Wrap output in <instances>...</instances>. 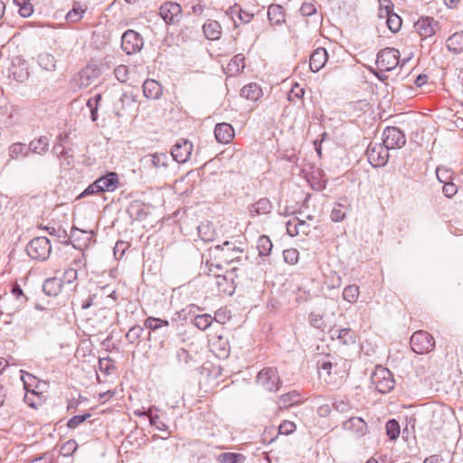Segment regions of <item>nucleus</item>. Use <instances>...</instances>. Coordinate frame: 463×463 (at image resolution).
Listing matches in <instances>:
<instances>
[{"mask_svg": "<svg viewBox=\"0 0 463 463\" xmlns=\"http://www.w3.org/2000/svg\"><path fill=\"white\" fill-rule=\"evenodd\" d=\"M176 358L180 364H184L188 366L195 364V361L193 355L184 348H180L176 352Z\"/></svg>", "mask_w": 463, "mask_h": 463, "instance_id": "48", "label": "nucleus"}, {"mask_svg": "<svg viewBox=\"0 0 463 463\" xmlns=\"http://www.w3.org/2000/svg\"><path fill=\"white\" fill-rule=\"evenodd\" d=\"M360 295V288L356 285H348L343 290V298L348 303H355Z\"/></svg>", "mask_w": 463, "mask_h": 463, "instance_id": "36", "label": "nucleus"}, {"mask_svg": "<svg viewBox=\"0 0 463 463\" xmlns=\"http://www.w3.org/2000/svg\"><path fill=\"white\" fill-rule=\"evenodd\" d=\"M49 138L46 136H41L30 141L27 146L28 154L33 153L39 156L45 155L49 150Z\"/></svg>", "mask_w": 463, "mask_h": 463, "instance_id": "19", "label": "nucleus"}, {"mask_svg": "<svg viewBox=\"0 0 463 463\" xmlns=\"http://www.w3.org/2000/svg\"><path fill=\"white\" fill-rule=\"evenodd\" d=\"M346 209L345 203H337L331 212V220L335 222H342L345 218Z\"/></svg>", "mask_w": 463, "mask_h": 463, "instance_id": "42", "label": "nucleus"}, {"mask_svg": "<svg viewBox=\"0 0 463 463\" xmlns=\"http://www.w3.org/2000/svg\"><path fill=\"white\" fill-rule=\"evenodd\" d=\"M97 180L99 183L102 193L114 192L119 184L118 175L115 172H108Z\"/></svg>", "mask_w": 463, "mask_h": 463, "instance_id": "20", "label": "nucleus"}, {"mask_svg": "<svg viewBox=\"0 0 463 463\" xmlns=\"http://www.w3.org/2000/svg\"><path fill=\"white\" fill-rule=\"evenodd\" d=\"M386 434L391 440H395L400 435V424L394 420H389L385 425Z\"/></svg>", "mask_w": 463, "mask_h": 463, "instance_id": "43", "label": "nucleus"}, {"mask_svg": "<svg viewBox=\"0 0 463 463\" xmlns=\"http://www.w3.org/2000/svg\"><path fill=\"white\" fill-rule=\"evenodd\" d=\"M402 18L395 13H392L387 19L386 24L391 32L397 33L402 27Z\"/></svg>", "mask_w": 463, "mask_h": 463, "instance_id": "51", "label": "nucleus"}, {"mask_svg": "<svg viewBox=\"0 0 463 463\" xmlns=\"http://www.w3.org/2000/svg\"><path fill=\"white\" fill-rule=\"evenodd\" d=\"M24 400L28 406L36 409L43 402L42 392H39L35 389H32L31 392L25 393Z\"/></svg>", "mask_w": 463, "mask_h": 463, "instance_id": "39", "label": "nucleus"}, {"mask_svg": "<svg viewBox=\"0 0 463 463\" xmlns=\"http://www.w3.org/2000/svg\"><path fill=\"white\" fill-rule=\"evenodd\" d=\"M297 427L293 421L283 420L279 426V433L282 435H289L296 430Z\"/></svg>", "mask_w": 463, "mask_h": 463, "instance_id": "59", "label": "nucleus"}, {"mask_svg": "<svg viewBox=\"0 0 463 463\" xmlns=\"http://www.w3.org/2000/svg\"><path fill=\"white\" fill-rule=\"evenodd\" d=\"M406 144V137L403 132L396 127H388L383 134V145L386 148H401Z\"/></svg>", "mask_w": 463, "mask_h": 463, "instance_id": "7", "label": "nucleus"}, {"mask_svg": "<svg viewBox=\"0 0 463 463\" xmlns=\"http://www.w3.org/2000/svg\"><path fill=\"white\" fill-rule=\"evenodd\" d=\"M159 14L168 24H175L182 17V7L175 2H165L159 9Z\"/></svg>", "mask_w": 463, "mask_h": 463, "instance_id": "11", "label": "nucleus"}, {"mask_svg": "<svg viewBox=\"0 0 463 463\" xmlns=\"http://www.w3.org/2000/svg\"><path fill=\"white\" fill-rule=\"evenodd\" d=\"M212 323L213 317L209 314L197 315L193 321L194 326L202 331L206 330L212 325Z\"/></svg>", "mask_w": 463, "mask_h": 463, "instance_id": "41", "label": "nucleus"}, {"mask_svg": "<svg viewBox=\"0 0 463 463\" xmlns=\"http://www.w3.org/2000/svg\"><path fill=\"white\" fill-rule=\"evenodd\" d=\"M97 78V71L94 68L88 66L74 76L73 81L79 89H85L92 84Z\"/></svg>", "mask_w": 463, "mask_h": 463, "instance_id": "13", "label": "nucleus"}, {"mask_svg": "<svg viewBox=\"0 0 463 463\" xmlns=\"http://www.w3.org/2000/svg\"><path fill=\"white\" fill-rule=\"evenodd\" d=\"M78 448V445L74 439H70L64 443L61 447V452L63 456L71 455Z\"/></svg>", "mask_w": 463, "mask_h": 463, "instance_id": "61", "label": "nucleus"}, {"mask_svg": "<svg viewBox=\"0 0 463 463\" xmlns=\"http://www.w3.org/2000/svg\"><path fill=\"white\" fill-rule=\"evenodd\" d=\"M389 148L381 144H370L366 150V156L369 163L373 167L383 166L386 165L389 159Z\"/></svg>", "mask_w": 463, "mask_h": 463, "instance_id": "8", "label": "nucleus"}, {"mask_svg": "<svg viewBox=\"0 0 463 463\" xmlns=\"http://www.w3.org/2000/svg\"><path fill=\"white\" fill-rule=\"evenodd\" d=\"M26 252L33 260H46L52 252L51 242L46 237H35L27 244Z\"/></svg>", "mask_w": 463, "mask_h": 463, "instance_id": "3", "label": "nucleus"}, {"mask_svg": "<svg viewBox=\"0 0 463 463\" xmlns=\"http://www.w3.org/2000/svg\"><path fill=\"white\" fill-rule=\"evenodd\" d=\"M335 333L337 334V338L344 345H352L355 343V333L351 328H342L336 330Z\"/></svg>", "mask_w": 463, "mask_h": 463, "instance_id": "38", "label": "nucleus"}, {"mask_svg": "<svg viewBox=\"0 0 463 463\" xmlns=\"http://www.w3.org/2000/svg\"><path fill=\"white\" fill-rule=\"evenodd\" d=\"M309 324L317 329L324 331L326 328V323L324 319V316L317 312H311L308 317Z\"/></svg>", "mask_w": 463, "mask_h": 463, "instance_id": "46", "label": "nucleus"}, {"mask_svg": "<svg viewBox=\"0 0 463 463\" xmlns=\"http://www.w3.org/2000/svg\"><path fill=\"white\" fill-rule=\"evenodd\" d=\"M8 156L10 160H16L20 156L26 157L29 156L27 146L21 142L12 144L8 147Z\"/></svg>", "mask_w": 463, "mask_h": 463, "instance_id": "33", "label": "nucleus"}, {"mask_svg": "<svg viewBox=\"0 0 463 463\" xmlns=\"http://www.w3.org/2000/svg\"><path fill=\"white\" fill-rule=\"evenodd\" d=\"M94 236V232L92 231H86L79 229L75 226H73L71 230V233L69 235L70 241L69 243L73 241L80 242V241H83V245L85 246L87 242L90 241L92 237Z\"/></svg>", "mask_w": 463, "mask_h": 463, "instance_id": "27", "label": "nucleus"}, {"mask_svg": "<svg viewBox=\"0 0 463 463\" xmlns=\"http://www.w3.org/2000/svg\"><path fill=\"white\" fill-rule=\"evenodd\" d=\"M77 276H78L77 269L75 268H70L64 271L62 279H61V283L65 282V283L70 284L77 279Z\"/></svg>", "mask_w": 463, "mask_h": 463, "instance_id": "63", "label": "nucleus"}, {"mask_svg": "<svg viewBox=\"0 0 463 463\" xmlns=\"http://www.w3.org/2000/svg\"><path fill=\"white\" fill-rule=\"evenodd\" d=\"M392 7L391 0H380L379 17L387 19L393 13Z\"/></svg>", "mask_w": 463, "mask_h": 463, "instance_id": "52", "label": "nucleus"}, {"mask_svg": "<svg viewBox=\"0 0 463 463\" xmlns=\"http://www.w3.org/2000/svg\"><path fill=\"white\" fill-rule=\"evenodd\" d=\"M144 326L152 331H156L163 326H168L169 322L165 319L149 317L145 320Z\"/></svg>", "mask_w": 463, "mask_h": 463, "instance_id": "44", "label": "nucleus"}, {"mask_svg": "<svg viewBox=\"0 0 463 463\" xmlns=\"http://www.w3.org/2000/svg\"><path fill=\"white\" fill-rule=\"evenodd\" d=\"M333 364L329 361L318 362V374L319 378L323 379L326 383H329L332 382L331 370Z\"/></svg>", "mask_w": 463, "mask_h": 463, "instance_id": "40", "label": "nucleus"}, {"mask_svg": "<svg viewBox=\"0 0 463 463\" xmlns=\"http://www.w3.org/2000/svg\"><path fill=\"white\" fill-rule=\"evenodd\" d=\"M143 331L140 326H134L126 334V338L129 343L134 344L141 337Z\"/></svg>", "mask_w": 463, "mask_h": 463, "instance_id": "53", "label": "nucleus"}, {"mask_svg": "<svg viewBox=\"0 0 463 463\" xmlns=\"http://www.w3.org/2000/svg\"><path fill=\"white\" fill-rule=\"evenodd\" d=\"M143 45V38L133 30L126 31L121 37V48L128 55L139 52Z\"/></svg>", "mask_w": 463, "mask_h": 463, "instance_id": "9", "label": "nucleus"}, {"mask_svg": "<svg viewBox=\"0 0 463 463\" xmlns=\"http://www.w3.org/2000/svg\"><path fill=\"white\" fill-rule=\"evenodd\" d=\"M128 68L126 65H118L114 70V74L117 80L120 82H126L128 80Z\"/></svg>", "mask_w": 463, "mask_h": 463, "instance_id": "57", "label": "nucleus"}, {"mask_svg": "<svg viewBox=\"0 0 463 463\" xmlns=\"http://www.w3.org/2000/svg\"><path fill=\"white\" fill-rule=\"evenodd\" d=\"M442 191L446 197L451 198L457 194L458 187L455 184L448 181L443 184Z\"/></svg>", "mask_w": 463, "mask_h": 463, "instance_id": "64", "label": "nucleus"}, {"mask_svg": "<svg viewBox=\"0 0 463 463\" xmlns=\"http://www.w3.org/2000/svg\"><path fill=\"white\" fill-rule=\"evenodd\" d=\"M257 383L269 392L279 391L281 381L278 371L273 367H265L257 375Z\"/></svg>", "mask_w": 463, "mask_h": 463, "instance_id": "5", "label": "nucleus"}, {"mask_svg": "<svg viewBox=\"0 0 463 463\" xmlns=\"http://www.w3.org/2000/svg\"><path fill=\"white\" fill-rule=\"evenodd\" d=\"M343 429L360 439L368 432V425L361 417H351L343 422Z\"/></svg>", "mask_w": 463, "mask_h": 463, "instance_id": "12", "label": "nucleus"}, {"mask_svg": "<svg viewBox=\"0 0 463 463\" xmlns=\"http://www.w3.org/2000/svg\"><path fill=\"white\" fill-rule=\"evenodd\" d=\"M85 12L86 9L82 8L79 4H75L67 14L66 20L70 23H77L82 18Z\"/></svg>", "mask_w": 463, "mask_h": 463, "instance_id": "45", "label": "nucleus"}, {"mask_svg": "<svg viewBox=\"0 0 463 463\" xmlns=\"http://www.w3.org/2000/svg\"><path fill=\"white\" fill-rule=\"evenodd\" d=\"M153 410H156L157 411L156 408L155 407H150L147 411V412H146V414H147V417L149 418V422L151 425L155 426L157 430H167V425L163 422L162 420H160V418L158 415H153L152 414V411Z\"/></svg>", "mask_w": 463, "mask_h": 463, "instance_id": "49", "label": "nucleus"}, {"mask_svg": "<svg viewBox=\"0 0 463 463\" xmlns=\"http://www.w3.org/2000/svg\"><path fill=\"white\" fill-rule=\"evenodd\" d=\"M409 59L400 60V52L395 48H384L377 54L376 63L381 71H390L399 64L403 66Z\"/></svg>", "mask_w": 463, "mask_h": 463, "instance_id": "2", "label": "nucleus"}, {"mask_svg": "<svg viewBox=\"0 0 463 463\" xmlns=\"http://www.w3.org/2000/svg\"><path fill=\"white\" fill-rule=\"evenodd\" d=\"M193 147V143L188 139L178 140L171 150L173 160L182 164L187 162L192 155Z\"/></svg>", "mask_w": 463, "mask_h": 463, "instance_id": "10", "label": "nucleus"}, {"mask_svg": "<svg viewBox=\"0 0 463 463\" xmlns=\"http://www.w3.org/2000/svg\"><path fill=\"white\" fill-rule=\"evenodd\" d=\"M411 347L416 354H428L435 347L433 336L427 331L419 330L412 334L411 337Z\"/></svg>", "mask_w": 463, "mask_h": 463, "instance_id": "4", "label": "nucleus"}, {"mask_svg": "<svg viewBox=\"0 0 463 463\" xmlns=\"http://www.w3.org/2000/svg\"><path fill=\"white\" fill-rule=\"evenodd\" d=\"M225 14L233 21L235 27L239 26L236 19H238L241 24H249L253 18L252 14L244 11L239 5H234L229 7L225 11Z\"/></svg>", "mask_w": 463, "mask_h": 463, "instance_id": "14", "label": "nucleus"}, {"mask_svg": "<svg viewBox=\"0 0 463 463\" xmlns=\"http://www.w3.org/2000/svg\"><path fill=\"white\" fill-rule=\"evenodd\" d=\"M90 413H85L83 415H76V416H73L71 417L68 422H67V427L69 429H75L77 428L80 424L83 423L86 420H88L90 417Z\"/></svg>", "mask_w": 463, "mask_h": 463, "instance_id": "58", "label": "nucleus"}, {"mask_svg": "<svg viewBox=\"0 0 463 463\" xmlns=\"http://www.w3.org/2000/svg\"><path fill=\"white\" fill-rule=\"evenodd\" d=\"M12 295L15 298V299L19 302V307H22L27 301V298L23 292V289L18 284H14L11 290Z\"/></svg>", "mask_w": 463, "mask_h": 463, "instance_id": "60", "label": "nucleus"}, {"mask_svg": "<svg viewBox=\"0 0 463 463\" xmlns=\"http://www.w3.org/2000/svg\"><path fill=\"white\" fill-rule=\"evenodd\" d=\"M218 251V258L225 263L241 261L245 250V244L240 242L239 245L233 241H225L222 245H216L214 248Z\"/></svg>", "mask_w": 463, "mask_h": 463, "instance_id": "1", "label": "nucleus"}, {"mask_svg": "<svg viewBox=\"0 0 463 463\" xmlns=\"http://www.w3.org/2000/svg\"><path fill=\"white\" fill-rule=\"evenodd\" d=\"M170 158L165 153H155L146 155L142 158V163L145 166L159 169L161 167H167Z\"/></svg>", "mask_w": 463, "mask_h": 463, "instance_id": "16", "label": "nucleus"}, {"mask_svg": "<svg viewBox=\"0 0 463 463\" xmlns=\"http://www.w3.org/2000/svg\"><path fill=\"white\" fill-rule=\"evenodd\" d=\"M215 285L220 293L232 295L234 292L233 280L232 277L227 275H218L215 277Z\"/></svg>", "mask_w": 463, "mask_h": 463, "instance_id": "26", "label": "nucleus"}, {"mask_svg": "<svg viewBox=\"0 0 463 463\" xmlns=\"http://www.w3.org/2000/svg\"><path fill=\"white\" fill-rule=\"evenodd\" d=\"M214 136L218 142L229 144L233 139L235 132L231 124L218 123L214 128Z\"/></svg>", "mask_w": 463, "mask_h": 463, "instance_id": "18", "label": "nucleus"}, {"mask_svg": "<svg viewBox=\"0 0 463 463\" xmlns=\"http://www.w3.org/2000/svg\"><path fill=\"white\" fill-rule=\"evenodd\" d=\"M14 3L19 6V14L23 17H29L33 14V5L30 0H14Z\"/></svg>", "mask_w": 463, "mask_h": 463, "instance_id": "50", "label": "nucleus"}, {"mask_svg": "<svg viewBox=\"0 0 463 463\" xmlns=\"http://www.w3.org/2000/svg\"><path fill=\"white\" fill-rule=\"evenodd\" d=\"M328 53L325 48H317L310 55L309 68L313 72L319 71L326 65Z\"/></svg>", "mask_w": 463, "mask_h": 463, "instance_id": "15", "label": "nucleus"}, {"mask_svg": "<svg viewBox=\"0 0 463 463\" xmlns=\"http://www.w3.org/2000/svg\"><path fill=\"white\" fill-rule=\"evenodd\" d=\"M242 455L232 452H225L220 455L219 461L221 463H240Z\"/></svg>", "mask_w": 463, "mask_h": 463, "instance_id": "56", "label": "nucleus"}, {"mask_svg": "<svg viewBox=\"0 0 463 463\" xmlns=\"http://www.w3.org/2000/svg\"><path fill=\"white\" fill-rule=\"evenodd\" d=\"M372 383L379 392L386 393L393 389L394 381L391 372L383 367H377L372 374Z\"/></svg>", "mask_w": 463, "mask_h": 463, "instance_id": "6", "label": "nucleus"}, {"mask_svg": "<svg viewBox=\"0 0 463 463\" xmlns=\"http://www.w3.org/2000/svg\"><path fill=\"white\" fill-rule=\"evenodd\" d=\"M241 95L249 100L256 101L262 96V90L257 83H250L241 90Z\"/></svg>", "mask_w": 463, "mask_h": 463, "instance_id": "30", "label": "nucleus"}, {"mask_svg": "<svg viewBox=\"0 0 463 463\" xmlns=\"http://www.w3.org/2000/svg\"><path fill=\"white\" fill-rule=\"evenodd\" d=\"M437 24L433 18L426 16L420 17L414 24L417 33L424 38L433 35L436 32Z\"/></svg>", "mask_w": 463, "mask_h": 463, "instance_id": "17", "label": "nucleus"}, {"mask_svg": "<svg viewBox=\"0 0 463 463\" xmlns=\"http://www.w3.org/2000/svg\"><path fill=\"white\" fill-rule=\"evenodd\" d=\"M299 253L297 249L290 248L283 251V258L285 262L288 264H296L298 261Z\"/></svg>", "mask_w": 463, "mask_h": 463, "instance_id": "54", "label": "nucleus"}, {"mask_svg": "<svg viewBox=\"0 0 463 463\" xmlns=\"http://www.w3.org/2000/svg\"><path fill=\"white\" fill-rule=\"evenodd\" d=\"M272 242L270 239L266 235H261L257 241V249L260 256L269 255L272 250Z\"/></svg>", "mask_w": 463, "mask_h": 463, "instance_id": "37", "label": "nucleus"}, {"mask_svg": "<svg viewBox=\"0 0 463 463\" xmlns=\"http://www.w3.org/2000/svg\"><path fill=\"white\" fill-rule=\"evenodd\" d=\"M34 463H53L54 454L51 451L43 453L40 456L33 457Z\"/></svg>", "mask_w": 463, "mask_h": 463, "instance_id": "62", "label": "nucleus"}, {"mask_svg": "<svg viewBox=\"0 0 463 463\" xmlns=\"http://www.w3.org/2000/svg\"><path fill=\"white\" fill-rule=\"evenodd\" d=\"M21 380L24 383V387L26 392H31L32 389H35L37 391L39 387V381L38 379L33 375L32 373H25L24 371H21Z\"/></svg>", "mask_w": 463, "mask_h": 463, "instance_id": "35", "label": "nucleus"}, {"mask_svg": "<svg viewBox=\"0 0 463 463\" xmlns=\"http://www.w3.org/2000/svg\"><path fill=\"white\" fill-rule=\"evenodd\" d=\"M244 56L241 53L236 54L227 64L226 71L230 76L237 75L244 69Z\"/></svg>", "mask_w": 463, "mask_h": 463, "instance_id": "32", "label": "nucleus"}, {"mask_svg": "<svg viewBox=\"0 0 463 463\" xmlns=\"http://www.w3.org/2000/svg\"><path fill=\"white\" fill-rule=\"evenodd\" d=\"M143 94L146 99H157L162 95V87L158 81L147 79L143 83Z\"/></svg>", "mask_w": 463, "mask_h": 463, "instance_id": "21", "label": "nucleus"}, {"mask_svg": "<svg viewBox=\"0 0 463 463\" xmlns=\"http://www.w3.org/2000/svg\"><path fill=\"white\" fill-rule=\"evenodd\" d=\"M447 48L454 53L463 52V31L457 32L448 38Z\"/></svg>", "mask_w": 463, "mask_h": 463, "instance_id": "29", "label": "nucleus"}, {"mask_svg": "<svg viewBox=\"0 0 463 463\" xmlns=\"http://www.w3.org/2000/svg\"><path fill=\"white\" fill-rule=\"evenodd\" d=\"M38 63L43 70L48 71H53L56 69V60L50 53H41L38 56Z\"/></svg>", "mask_w": 463, "mask_h": 463, "instance_id": "34", "label": "nucleus"}, {"mask_svg": "<svg viewBox=\"0 0 463 463\" xmlns=\"http://www.w3.org/2000/svg\"><path fill=\"white\" fill-rule=\"evenodd\" d=\"M203 31L205 37L211 41L219 40L222 36V26L215 20H207L203 25Z\"/></svg>", "mask_w": 463, "mask_h": 463, "instance_id": "23", "label": "nucleus"}, {"mask_svg": "<svg viewBox=\"0 0 463 463\" xmlns=\"http://www.w3.org/2000/svg\"><path fill=\"white\" fill-rule=\"evenodd\" d=\"M324 173L317 168L307 174L306 178L314 190L323 191L326 187V180L324 178Z\"/></svg>", "mask_w": 463, "mask_h": 463, "instance_id": "22", "label": "nucleus"}, {"mask_svg": "<svg viewBox=\"0 0 463 463\" xmlns=\"http://www.w3.org/2000/svg\"><path fill=\"white\" fill-rule=\"evenodd\" d=\"M40 228L47 231L50 235L57 236L59 239L63 240L64 243L69 244L70 238L65 229H62L61 227L55 228L52 226H41Z\"/></svg>", "mask_w": 463, "mask_h": 463, "instance_id": "47", "label": "nucleus"}, {"mask_svg": "<svg viewBox=\"0 0 463 463\" xmlns=\"http://www.w3.org/2000/svg\"><path fill=\"white\" fill-rule=\"evenodd\" d=\"M268 18L272 24H281L285 22L284 9L279 5H270L268 8Z\"/></svg>", "mask_w": 463, "mask_h": 463, "instance_id": "28", "label": "nucleus"}, {"mask_svg": "<svg viewBox=\"0 0 463 463\" xmlns=\"http://www.w3.org/2000/svg\"><path fill=\"white\" fill-rule=\"evenodd\" d=\"M61 279H47L43 284V290L48 296H57L61 291Z\"/></svg>", "mask_w": 463, "mask_h": 463, "instance_id": "31", "label": "nucleus"}, {"mask_svg": "<svg viewBox=\"0 0 463 463\" xmlns=\"http://www.w3.org/2000/svg\"><path fill=\"white\" fill-rule=\"evenodd\" d=\"M273 205L268 198H260L256 203L249 207V212L251 217L261 214H268L271 212Z\"/></svg>", "mask_w": 463, "mask_h": 463, "instance_id": "24", "label": "nucleus"}, {"mask_svg": "<svg viewBox=\"0 0 463 463\" xmlns=\"http://www.w3.org/2000/svg\"><path fill=\"white\" fill-rule=\"evenodd\" d=\"M137 101V96L132 92H124L119 99L121 109L133 106Z\"/></svg>", "mask_w": 463, "mask_h": 463, "instance_id": "55", "label": "nucleus"}, {"mask_svg": "<svg viewBox=\"0 0 463 463\" xmlns=\"http://www.w3.org/2000/svg\"><path fill=\"white\" fill-rule=\"evenodd\" d=\"M301 402V394L298 391H292L279 396L277 403L280 410L287 409Z\"/></svg>", "mask_w": 463, "mask_h": 463, "instance_id": "25", "label": "nucleus"}]
</instances>
